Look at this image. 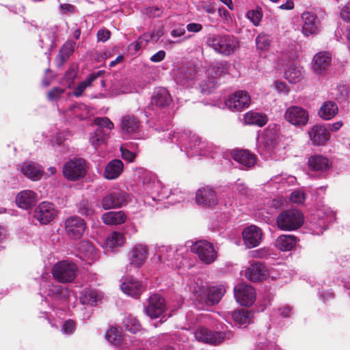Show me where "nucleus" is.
<instances>
[{"mask_svg":"<svg viewBox=\"0 0 350 350\" xmlns=\"http://www.w3.org/2000/svg\"><path fill=\"white\" fill-rule=\"evenodd\" d=\"M163 139L176 144L181 152L188 157L205 156L213 157L217 147L211 143L202 141L201 138L191 131H166L163 135Z\"/></svg>","mask_w":350,"mask_h":350,"instance_id":"nucleus-1","label":"nucleus"},{"mask_svg":"<svg viewBox=\"0 0 350 350\" xmlns=\"http://www.w3.org/2000/svg\"><path fill=\"white\" fill-rule=\"evenodd\" d=\"M142 181V185L139 187V193L142 195H151L152 199L154 200L156 196L153 195L157 194L158 197L161 198H172L176 196L178 198L174 200L176 202L183 201L186 199L187 194L182 191L178 188L169 189L163 185L162 183L157 178V177L151 172L142 170L139 175Z\"/></svg>","mask_w":350,"mask_h":350,"instance_id":"nucleus-2","label":"nucleus"},{"mask_svg":"<svg viewBox=\"0 0 350 350\" xmlns=\"http://www.w3.org/2000/svg\"><path fill=\"white\" fill-rule=\"evenodd\" d=\"M206 43L215 52L224 55L232 54L239 47L238 40L230 35H210L207 38Z\"/></svg>","mask_w":350,"mask_h":350,"instance_id":"nucleus-3","label":"nucleus"},{"mask_svg":"<svg viewBox=\"0 0 350 350\" xmlns=\"http://www.w3.org/2000/svg\"><path fill=\"white\" fill-rule=\"evenodd\" d=\"M278 228L284 231L299 228L304 222L303 213L297 209H289L282 212L277 217Z\"/></svg>","mask_w":350,"mask_h":350,"instance_id":"nucleus-4","label":"nucleus"},{"mask_svg":"<svg viewBox=\"0 0 350 350\" xmlns=\"http://www.w3.org/2000/svg\"><path fill=\"white\" fill-rule=\"evenodd\" d=\"M190 253L185 247H180L174 250L170 246H161L153 256V262L159 261L165 262L167 261L182 262L189 260Z\"/></svg>","mask_w":350,"mask_h":350,"instance_id":"nucleus-5","label":"nucleus"},{"mask_svg":"<svg viewBox=\"0 0 350 350\" xmlns=\"http://www.w3.org/2000/svg\"><path fill=\"white\" fill-rule=\"evenodd\" d=\"M88 165L81 158H73L66 162L63 167V175L70 181L79 180L86 175Z\"/></svg>","mask_w":350,"mask_h":350,"instance_id":"nucleus-6","label":"nucleus"},{"mask_svg":"<svg viewBox=\"0 0 350 350\" xmlns=\"http://www.w3.org/2000/svg\"><path fill=\"white\" fill-rule=\"evenodd\" d=\"M187 245L191 249L190 255L191 253L197 254L204 262H213L217 259V251L210 242L205 240H199L195 243L188 241Z\"/></svg>","mask_w":350,"mask_h":350,"instance_id":"nucleus-7","label":"nucleus"},{"mask_svg":"<svg viewBox=\"0 0 350 350\" xmlns=\"http://www.w3.org/2000/svg\"><path fill=\"white\" fill-rule=\"evenodd\" d=\"M231 336L230 332H213L204 327L197 328L194 332V337L198 341L211 345H218L226 338L230 339Z\"/></svg>","mask_w":350,"mask_h":350,"instance_id":"nucleus-8","label":"nucleus"},{"mask_svg":"<svg viewBox=\"0 0 350 350\" xmlns=\"http://www.w3.org/2000/svg\"><path fill=\"white\" fill-rule=\"evenodd\" d=\"M129 200V195L123 191H113L101 200L100 205L104 210L119 208L125 206Z\"/></svg>","mask_w":350,"mask_h":350,"instance_id":"nucleus-9","label":"nucleus"},{"mask_svg":"<svg viewBox=\"0 0 350 350\" xmlns=\"http://www.w3.org/2000/svg\"><path fill=\"white\" fill-rule=\"evenodd\" d=\"M301 33L305 37L317 35L321 31V21L317 15L306 11L301 15Z\"/></svg>","mask_w":350,"mask_h":350,"instance_id":"nucleus-10","label":"nucleus"},{"mask_svg":"<svg viewBox=\"0 0 350 350\" xmlns=\"http://www.w3.org/2000/svg\"><path fill=\"white\" fill-rule=\"evenodd\" d=\"M219 200L215 189L209 185L200 187L196 192V202L204 207H213Z\"/></svg>","mask_w":350,"mask_h":350,"instance_id":"nucleus-11","label":"nucleus"},{"mask_svg":"<svg viewBox=\"0 0 350 350\" xmlns=\"http://www.w3.org/2000/svg\"><path fill=\"white\" fill-rule=\"evenodd\" d=\"M234 295L237 301L243 306H252L256 299L254 288L245 283H240L234 286Z\"/></svg>","mask_w":350,"mask_h":350,"instance_id":"nucleus-12","label":"nucleus"},{"mask_svg":"<svg viewBox=\"0 0 350 350\" xmlns=\"http://www.w3.org/2000/svg\"><path fill=\"white\" fill-rule=\"evenodd\" d=\"M66 234L71 239H79L83 234L86 225L83 219L79 216H70L64 221Z\"/></svg>","mask_w":350,"mask_h":350,"instance_id":"nucleus-13","label":"nucleus"},{"mask_svg":"<svg viewBox=\"0 0 350 350\" xmlns=\"http://www.w3.org/2000/svg\"><path fill=\"white\" fill-rule=\"evenodd\" d=\"M250 103L251 98L250 94L243 90L235 92L226 101V107L234 111H239L247 108Z\"/></svg>","mask_w":350,"mask_h":350,"instance_id":"nucleus-14","label":"nucleus"},{"mask_svg":"<svg viewBox=\"0 0 350 350\" xmlns=\"http://www.w3.org/2000/svg\"><path fill=\"white\" fill-rule=\"evenodd\" d=\"M284 118L295 126H302L308 123L309 114L305 109L301 107L291 106L286 109Z\"/></svg>","mask_w":350,"mask_h":350,"instance_id":"nucleus-15","label":"nucleus"},{"mask_svg":"<svg viewBox=\"0 0 350 350\" xmlns=\"http://www.w3.org/2000/svg\"><path fill=\"white\" fill-rule=\"evenodd\" d=\"M76 264H55L53 275L59 282H70L77 275Z\"/></svg>","mask_w":350,"mask_h":350,"instance_id":"nucleus-16","label":"nucleus"},{"mask_svg":"<svg viewBox=\"0 0 350 350\" xmlns=\"http://www.w3.org/2000/svg\"><path fill=\"white\" fill-rule=\"evenodd\" d=\"M57 210L53 204L49 202H42L34 211V217L41 224H48L57 216Z\"/></svg>","mask_w":350,"mask_h":350,"instance_id":"nucleus-17","label":"nucleus"},{"mask_svg":"<svg viewBox=\"0 0 350 350\" xmlns=\"http://www.w3.org/2000/svg\"><path fill=\"white\" fill-rule=\"evenodd\" d=\"M148 305L144 307V312L151 319H157L165 312L166 306L164 299L158 294L151 295L148 300Z\"/></svg>","mask_w":350,"mask_h":350,"instance_id":"nucleus-18","label":"nucleus"},{"mask_svg":"<svg viewBox=\"0 0 350 350\" xmlns=\"http://www.w3.org/2000/svg\"><path fill=\"white\" fill-rule=\"evenodd\" d=\"M45 277L42 275V281L40 284V294L42 296L46 293L48 295L55 296L54 300L66 303L68 299L69 292L60 285H52L51 286L46 284Z\"/></svg>","mask_w":350,"mask_h":350,"instance_id":"nucleus-19","label":"nucleus"},{"mask_svg":"<svg viewBox=\"0 0 350 350\" xmlns=\"http://www.w3.org/2000/svg\"><path fill=\"white\" fill-rule=\"evenodd\" d=\"M121 291L126 295L138 298L144 291L142 282L133 277H126L120 285Z\"/></svg>","mask_w":350,"mask_h":350,"instance_id":"nucleus-20","label":"nucleus"},{"mask_svg":"<svg viewBox=\"0 0 350 350\" xmlns=\"http://www.w3.org/2000/svg\"><path fill=\"white\" fill-rule=\"evenodd\" d=\"M242 237L245 246L247 248H253L260 243L262 232L259 227L251 225L243 229Z\"/></svg>","mask_w":350,"mask_h":350,"instance_id":"nucleus-21","label":"nucleus"},{"mask_svg":"<svg viewBox=\"0 0 350 350\" xmlns=\"http://www.w3.org/2000/svg\"><path fill=\"white\" fill-rule=\"evenodd\" d=\"M332 63V56L329 53L321 51L317 53L312 62L313 71L321 75H324Z\"/></svg>","mask_w":350,"mask_h":350,"instance_id":"nucleus-22","label":"nucleus"},{"mask_svg":"<svg viewBox=\"0 0 350 350\" xmlns=\"http://www.w3.org/2000/svg\"><path fill=\"white\" fill-rule=\"evenodd\" d=\"M140 122L133 115H124L120 120L121 133L124 137H129L137 133L139 131Z\"/></svg>","mask_w":350,"mask_h":350,"instance_id":"nucleus-23","label":"nucleus"},{"mask_svg":"<svg viewBox=\"0 0 350 350\" xmlns=\"http://www.w3.org/2000/svg\"><path fill=\"white\" fill-rule=\"evenodd\" d=\"M38 201L37 193L30 189L20 191L16 196V205L23 209L27 210L32 208Z\"/></svg>","mask_w":350,"mask_h":350,"instance_id":"nucleus-24","label":"nucleus"},{"mask_svg":"<svg viewBox=\"0 0 350 350\" xmlns=\"http://www.w3.org/2000/svg\"><path fill=\"white\" fill-rule=\"evenodd\" d=\"M78 256L83 261L98 260L99 254L93 244L89 241H82L78 247Z\"/></svg>","mask_w":350,"mask_h":350,"instance_id":"nucleus-25","label":"nucleus"},{"mask_svg":"<svg viewBox=\"0 0 350 350\" xmlns=\"http://www.w3.org/2000/svg\"><path fill=\"white\" fill-rule=\"evenodd\" d=\"M225 292V288L222 285L206 288L200 302L204 303L206 306L215 305L220 301Z\"/></svg>","mask_w":350,"mask_h":350,"instance_id":"nucleus-26","label":"nucleus"},{"mask_svg":"<svg viewBox=\"0 0 350 350\" xmlns=\"http://www.w3.org/2000/svg\"><path fill=\"white\" fill-rule=\"evenodd\" d=\"M18 169L25 177L33 181L40 180L43 175L40 166L32 161L23 162L18 165Z\"/></svg>","mask_w":350,"mask_h":350,"instance_id":"nucleus-27","label":"nucleus"},{"mask_svg":"<svg viewBox=\"0 0 350 350\" xmlns=\"http://www.w3.org/2000/svg\"><path fill=\"white\" fill-rule=\"evenodd\" d=\"M269 272L264 264H250L245 270V278L252 282L265 280Z\"/></svg>","mask_w":350,"mask_h":350,"instance_id":"nucleus-28","label":"nucleus"},{"mask_svg":"<svg viewBox=\"0 0 350 350\" xmlns=\"http://www.w3.org/2000/svg\"><path fill=\"white\" fill-rule=\"evenodd\" d=\"M308 135L312 144L316 146L324 144L330 137L329 131L322 125H314L309 131Z\"/></svg>","mask_w":350,"mask_h":350,"instance_id":"nucleus-29","label":"nucleus"},{"mask_svg":"<svg viewBox=\"0 0 350 350\" xmlns=\"http://www.w3.org/2000/svg\"><path fill=\"white\" fill-rule=\"evenodd\" d=\"M308 165L312 171L325 172L331 169L332 162L326 157L316 154L309 158Z\"/></svg>","mask_w":350,"mask_h":350,"instance_id":"nucleus-30","label":"nucleus"},{"mask_svg":"<svg viewBox=\"0 0 350 350\" xmlns=\"http://www.w3.org/2000/svg\"><path fill=\"white\" fill-rule=\"evenodd\" d=\"M171 102V95L164 88H157L151 98V105L158 108H165Z\"/></svg>","mask_w":350,"mask_h":350,"instance_id":"nucleus-31","label":"nucleus"},{"mask_svg":"<svg viewBox=\"0 0 350 350\" xmlns=\"http://www.w3.org/2000/svg\"><path fill=\"white\" fill-rule=\"evenodd\" d=\"M149 256L148 247L142 243L134 245L128 253L131 262H144Z\"/></svg>","mask_w":350,"mask_h":350,"instance_id":"nucleus-32","label":"nucleus"},{"mask_svg":"<svg viewBox=\"0 0 350 350\" xmlns=\"http://www.w3.org/2000/svg\"><path fill=\"white\" fill-rule=\"evenodd\" d=\"M124 164L120 159H113L105 166L103 177L107 180H114L118 178L123 172Z\"/></svg>","mask_w":350,"mask_h":350,"instance_id":"nucleus-33","label":"nucleus"},{"mask_svg":"<svg viewBox=\"0 0 350 350\" xmlns=\"http://www.w3.org/2000/svg\"><path fill=\"white\" fill-rule=\"evenodd\" d=\"M62 113L67 120L72 118L83 119L88 116L89 110L86 105L76 103L69 106Z\"/></svg>","mask_w":350,"mask_h":350,"instance_id":"nucleus-34","label":"nucleus"},{"mask_svg":"<svg viewBox=\"0 0 350 350\" xmlns=\"http://www.w3.org/2000/svg\"><path fill=\"white\" fill-rule=\"evenodd\" d=\"M103 222L107 226H118L126 222L127 216L122 211H108L101 217Z\"/></svg>","mask_w":350,"mask_h":350,"instance_id":"nucleus-35","label":"nucleus"},{"mask_svg":"<svg viewBox=\"0 0 350 350\" xmlns=\"http://www.w3.org/2000/svg\"><path fill=\"white\" fill-rule=\"evenodd\" d=\"M232 157L235 161L246 168L252 167L256 163L255 156L245 150L234 151Z\"/></svg>","mask_w":350,"mask_h":350,"instance_id":"nucleus-36","label":"nucleus"},{"mask_svg":"<svg viewBox=\"0 0 350 350\" xmlns=\"http://www.w3.org/2000/svg\"><path fill=\"white\" fill-rule=\"evenodd\" d=\"M76 42L74 41H67L60 49L58 55L56 57V64L61 67L64 63L69 58L73 53Z\"/></svg>","mask_w":350,"mask_h":350,"instance_id":"nucleus-37","label":"nucleus"},{"mask_svg":"<svg viewBox=\"0 0 350 350\" xmlns=\"http://www.w3.org/2000/svg\"><path fill=\"white\" fill-rule=\"evenodd\" d=\"M297 243V238L293 235L282 234L275 241V246L281 251H290Z\"/></svg>","mask_w":350,"mask_h":350,"instance_id":"nucleus-38","label":"nucleus"},{"mask_svg":"<svg viewBox=\"0 0 350 350\" xmlns=\"http://www.w3.org/2000/svg\"><path fill=\"white\" fill-rule=\"evenodd\" d=\"M303 77V68L296 64H291L284 72V78L291 83L299 82Z\"/></svg>","mask_w":350,"mask_h":350,"instance_id":"nucleus-39","label":"nucleus"},{"mask_svg":"<svg viewBox=\"0 0 350 350\" xmlns=\"http://www.w3.org/2000/svg\"><path fill=\"white\" fill-rule=\"evenodd\" d=\"M338 112V105L333 101H326L323 103L319 110V116L329 120L333 118Z\"/></svg>","mask_w":350,"mask_h":350,"instance_id":"nucleus-40","label":"nucleus"},{"mask_svg":"<svg viewBox=\"0 0 350 350\" xmlns=\"http://www.w3.org/2000/svg\"><path fill=\"white\" fill-rule=\"evenodd\" d=\"M245 122L247 124L263 126L268 121L267 116L260 112L250 111L244 116Z\"/></svg>","mask_w":350,"mask_h":350,"instance_id":"nucleus-41","label":"nucleus"},{"mask_svg":"<svg viewBox=\"0 0 350 350\" xmlns=\"http://www.w3.org/2000/svg\"><path fill=\"white\" fill-rule=\"evenodd\" d=\"M105 73L104 70H98L93 72L88 76V77L81 81L73 91V95L76 97L81 96L86 88L91 85L92 83L98 77L102 76Z\"/></svg>","mask_w":350,"mask_h":350,"instance_id":"nucleus-42","label":"nucleus"},{"mask_svg":"<svg viewBox=\"0 0 350 350\" xmlns=\"http://www.w3.org/2000/svg\"><path fill=\"white\" fill-rule=\"evenodd\" d=\"M103 297V295L100 292L95 290H85L80 299L83 304L96 306Z\"/></svg>","mask_w":350,"mask_h":350,"instance_id":"nucleus-43","label":"nucleus"},{"mask_svg":"<svg viewBox=\"0 0 350 350\" xmlns=\"http://www.w3.org/2000/svg\"><path fill=\"white\" fill-rule=\"evenodd\" d=\"M187 286L188 290L194 295L196 300L200 302L204 293H206L207 287L206 284L200 278H198L197 280L190 279Z\"/></svg>","mask_w":350,"mask_h":350,"instance_id":"nucleus-44","label":"nucleus"},{"mask_svg":"<svg viewBox=\"0 0 350 350\" xmlns=\"http://www.w3.org/2000/svg\"><path fill=\"white\" fill-rule=\"evenodd\" d=\"M325 215V219H319L317 223L314 224L312 228L314 234L320 235L323 234V232L327 228V223L335 219V213L332 210H327Z\"/></svg>","mask_w":350,"mask_h":350,"instance_id":"nucleus-45","label":"nucleus"},{"mask_svg":"<svg viewBox=\"0 0 350 350\" xmlns=\"http://www.w3.org/2000/svg\"><path fill=\"white\" fill-rule=\"evenodd\" d=\"M125 240L124 234L120 232L113 231L107 237L105 241V247L111 249L116 247H120L124 244Z\"/></svg>","mask_w":350,"mask_h":350,"instance_id":"nucleus-46","label":"nucleus"},{"mask_svg":"<svg viewBox=\"0 0 350 350\" xmlns=\"http://www.w3.org/2000/svg\"><path fill=\"white\" fill-rule=\"evenodd\" d=\"M252 313L249 310H238L232 314L235 323L239 326L246 327L252 322Z\"/></svg>","mask_w":350,"mask_h":350,"instance_id":"nucleus-47","label":"nucleus"},{"mask_svg":"<svg viewBox=\"0 0 350 350\" xmlns=\"http://www.w3.org/2000/svg\"><path fill=\"white\" fill-rule=\"evenodd\" d=\"M109 137V134L103 129H97L94 133L90 134V142L96 149L98 146L105 143Z\"/></svg>","mask_w":350,"mask_h":350,"instance_id":"nucleus-48","label":"nucleus"},{"mask_svg":"<svg viewBox=\"0 0 350 350\" xmlns=\"http://www.w3.org/2000/svg\"><path fill=\"white\" fill-rule=\"evenodd\" d=\"M77 207L78 213L83 216H92L96 213V205L86 200H81Z\"/></svg>","mask_w":350,"mask_h":350,"instance_id":"nucleus-49","label":"nucleus"},{"mask_svg":"<svg viewBox=\"0 0 350 350\" xmlns=\"http://www.w3.org/2000/svg\"><path fill=\"white\" fill-rule=\"evenodd\" d=\"M105 338L113 345H119L122 340L121 329L116 327H110L105 334Z\"/></svg>","mask_w":350,"mask_h":350,"instance_id":"nucleus-50","label":"nucleus"},{"mask_svg":"<svg viewBox=\"0 0 350 350\" xmlns=\"http://www.w3.org/2000/svg\"><path fill=\"white\" fill-rule=\"evenodd\" d=\"M191 78V74L189 73L185 69H178L175 76V80L178 84L186 88L189 87L190 84V80Z\"/></svg>","mask_w":350,"mask_h":350,"instance_id":"nucleus-51","label":"nucleus"},{"mask_svg":"<svg viewBox=\"0 0 350 350\" xmlns=\"http://www.w3.org/2000/svg\"><path fill=\"white\" fill-rule=\"evenodd\" d=\"M124 325L126 329L131 333L135 334L140 330V323L133 316L129 315L124 320Z\"/></svg>","mask_w":350,"mask_h":350,"instance_id":"nucleus-52","label":"nucleus"},{"mask_svg":"<svg viewBox=\"0 0 350 350\" xmlns=\"http://www.w3.org/2000/svg\"><path fill=\"white\" fill-rule=\"evenodd\" d=\"M77 75V67L75 66H72L65 73L61 81V84L63 85H67L68 88H70L74 83Z\"/></svg>","mask_w":350,"mask_h":350,"instance_id":"nucleus-53","label":"nucleus"},{"mask_svg":"<svg viewBox=\"0 0 350 350\" xmlns=\"http://www.w3.org/2000/svg\"><path fill=\"white\" fill-rule=\"evenodd\" d=\"M256 44L258 49L265 51L269 49L271 40L267 34L261 33L256 37Z\"/></svg>","mask_w":350,"mask_h":350,"instance_id":"nucleus-54","label":"nucleus"},{"mask_svg":"<svg viewBox=\"0 0 350 350\" xmlns=\"http://www.w3.org/2000/svg\"><path fill=\"white\" fill-rule=\"evenodd\" d=\"M271 180L275 183L280 184L282 187H285L286 185H293L296 182V178L293 176L282 174L275 176Z\"/></svg>","mask_w":350,"mask_h":350,"instance_id":"nucleus-55","label":"nucleus"},{"mask_svg":"<svg viewBox=\"0 0 350 350\" xmlns=\"http://www.w3.org/2000/svg\"><path fill=\"white\" fill-rule=\"evenodd\" d=\"M216 77L212 79H208L207 81H202L200 84L201 92L204 94L211 93L216 87L217 81Z\"/></svg>","mask_w":350,"mask_h":350,"instance_id":"nucleus-56","label":"nucleus"},{"mask_svg":"<svg viewBox=\"0 0 350 350\" xmlns=\"http://www.w3.org/2000/svg\"><path fill=\"white\" fill-rule=\"evenodd\" d=\"M152 38V35L149 33H144L139 39L132 42L130 46L134 49L135 51H138L142 47L145 46L149 40Z\"/></svg>","mask_w":350,"mask_h":350,"instance_id":"nucleus-57","label":"nucleus"},{"mask_svg":"<svg viewBox=\"0 0 350 350\" xmlns=\"http://www.w3.org/2000/svg\"><path fill=\"white\" fill-rule=\"evenodd\" d=\"M94 124L98 126V129H106L107 130H112L114 127L113 123L107 117H98L95 118Z\"/></svg>","mask_w":350,"mask_h":350,"instance_id":"nucleus-58","label":"nucleus"},{"mask_svg":"<svg viewBox=\"0 0 350 350\" xmlns=\"http://www.w3.org/2000/svg\"><path fill=\"white\" fill-rule=\"evenodd\" d=\"M246 17L255 25L258 26L262 19V14L258 10H249L246 13Z\"/></svg>","mask_w":350,"mask_h":350,"instance_id":"nucleus-59","label":"nucleus"},{"mask_svg":"<svg viewBox=\"0 0 350 350\" xmlns=\"http://www.w3.org/2000/svg\"><path fill=\"white\" fill-rule=\"evenodd\" d=\"M290 200L295 204H301L305 201V193L301 190H296L291 193Z\"/></svg>","mask_w":350,"mask_h":350,"instance_id":"nucleus-60","label":"nucleus"},{"mask_svg":"<svg viewBox=\"0 0 350 350\" xmlns=\"http://www.w3.org/2000/svg\"><path fill=\"white\" fill-rule=\"evenodd\" d=\"M64 89L61 88H53L48 92L47 98L49 101H56L64 93Z\"/></svg>","mask_w":350,"mask_h":350,"instance_id":"nucleus-61","label":"nucleus"},{"mask_svg":"<svg viewBox=\"0 0 350 350\" xmlns=\"http://www.w3.org/2000/svg\"><path fill=\"white\" fill-rule=\"evenodd\" d=\"M62 332L65 335L72 334L75 330V324L72 320L64 321L62 325Z\"/></svg>","mask_w":350,"mask_h":350,"instance_id":"nucleus-62","label":"nucleus"},{"mask_svg":"<svg viewBox=\"0 0 350 350\" xmlns=\"http://www.w3.org/2000/svg\"><path fill=\"white\" fill-rule=\"evenodd\" d=\"M226 71V64L224 62H220L217 64L216 66L213 67L212 68L208 70V75H212L213 73L217 76L220 75L221 73H224Z\"/></svg>","mask_w":350,"mask_h":350,"instance_id":"nucleus-63","label":"nucleus"},{"mask_svg":"<svg viewBox=\"0 0 350 350\" xmlns=\"http://www.w3.org/2000/svg\"><path fill=\"white\" fill-rule=\"evenodd\" d=\"M163 9L161 7L152 6L146 9V14L150 17H161L163 14Z\"/></svg>","mask_w":350,"mask_h":350,"instance_id":"nucleus-64","label":"nucleus"}]
</instances>
